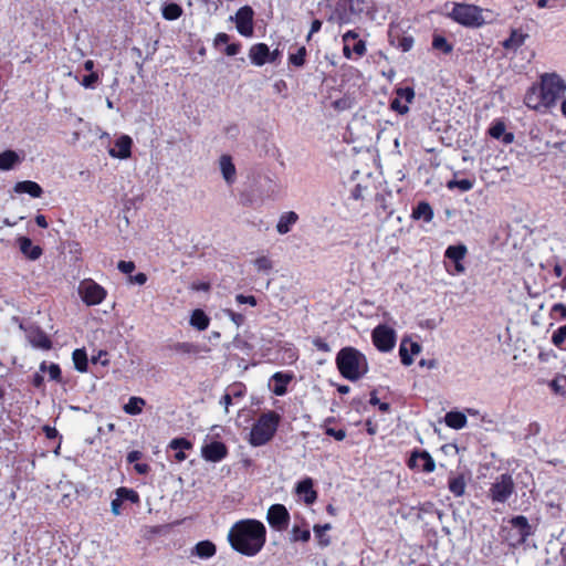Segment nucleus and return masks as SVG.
<instances>
[{
	"mask_svg": "<svg viewBox=\"0 0 566 566\" xmlns=\"http://www.w3.org/2000/svg\"><path fill=\"white\" fill-rule=\"evenodd\" d=\"M266 527L255 518H244L235 522L228 532V542L237 553L253 557L266 543Z\"/></svg>",
	"mask_w": 566,
	"mask_h": 566,
	"instance_id": "obj_1",
	"label": "nucleus"
},
{
	"mask_svg": "<svg viewBox=\"0 0 566 566\" xmlns=\"http://www.w3.org/2000/svg\"><path fill=\"white\" fill-rule=\"evenodd\" d=\"M566 83L556 73L541 75L538 85H533L525 94L524 103L528 108L539 111L554 106L565 94Z\"/></svg>",
	"mask_w": 566,
	"mask_h": 566,
	"instance_id": "obj_2",
	"label": "nucleus"
},
{
	"mask_svg": "<svg viewBox=\"0 0 566 566\" xmlns=\"http://www.w3.org/2000/svg\"><path fill=\"white\" fill-rule=\"evenodd\" d=\"M280 421L281 416L273 410L261 413L251 428L249 443L252 447L266 444L276 433Z\"/></svg>",
	"mask_w": 566,
	"mask_h": 566,
	"instance_id": "obj_3",
	"label": "nucleus"
},
{
	"mask_svg": "<svg viewBox=\"0 0 566 566\" xmlns=\"http://www.w3.org/2000/svg\"><path fill=\"white\" fill-rule=\"evenodd\" d=\"M483 10L474 4L454 3L451 18L465 27H481L484 24Z\"/></svg>",
	"mask_w": 566,
	"mask_h": 566,
	"instance_id": "obj_4",
	"label": "nucleus"
},
{
	"mask_svg": "<svg viewBox=\"0 0 566 566\" xmlns=\"http://www.w3.org/2000/svg\"><path fill=\"white\" fill-rule=\"evenodd\" d=\"M515 484L510 474L499 475L489 489V497L493 503H505L514 493Z\"/></svg>",
	"mask_w": 566,
	"mask_h": 566,
	"instance_id": "obj_5",
	"label": "nucleus"
},
{
	"mask_svg": "<svg viewBox=\"0 0 566 566\" xmlns=\"http://www.w3.org/2000/svg\"><path fill=\"white\" fill-rule=\"evenodd\" d=\"M78 294L87 306H95L103 303L107 291L92 279H85L80 283Z\"/></svg>",
	"mask_w": 566,
	"mask_h": 566,
	"instance_id": "obj_6",
	"label": "nucleus"
},
{
	"mask_svg": "<svg viewBox=\"0 0 566 566\" xmlns=\"http://www.w3.org/2000/svg\"><path fill=\"white\" fill-rule=\"evenodd\" d=\"M291 515L283 504H273L266 513L269 525L277 532H284L290 525Z\"/></svg>",
	"mask_w": 566,
	"mask_h": 566,
	"instance_id": "obj_7",
	"label": "nucleus"
},
{
	"mask_svg": "<svg viewBox=\"0 0 566 566\" xmlns=\"http://www.w3.org/2000/svg\"><path fill=\"white\" fill-rule=\"evenodd\" d=\"M373 343L380 352H390L396 345V332L387 325H378L373 331Z\"/></svg>",
	"mask_w": 566,
	"mask_h": 566,
	"instance_id": "obj_8",
	"label": "nucleus"
},
{
	"mask_svg": "<svg viewBox=\"0 0 566 566\" xmlns=\"http://www.w3.org/2000/svg\"><path fill=\"white\" fill-rule=\"evenodd\" d=\"M254 11L250 6L238 9L233 18L238 32L245 38H251L254 32Z\"/></svg>",
	"mask_w": 566,
	"mask_h": 566,
	"instance_id": "obj_9",
	"label": "nucleus"
},
{
	"mask_svg": "<svg viewBox=\"0 0 566 566\" xmlns=\"http://www.w3.org/2000/svg\"><path fill=\"white\" fill-rule=\"evenodd\" d=\"M20 327L24 331L28 342L34 348L42 350H50L52 348V340L50 336L39 325H20Z\"/></svg>",
	"mask_w": 566,
	"mask_h": 566,
	"instance_id": "obj_10",
	"label": "nucleus"
},
{
	"mask_svg": "<svg viewBox=\"0 0 566 566\" xmlns=\"http://www.w3.org/2000/svg\"><path fill=\"white\" fill-rule=\"evenodd\" d=\"M512 526L511 531H514V535L511 538L510 545L516 546L523 544L526 538L531 535V526L525 516H515L510 521Z\"/></svg>",
	"mask_w": 566,
	"mask_h": 566,
	"instance_id": "obj_11",
	"label": "nucleus"
},
{
	"mask_svg": "<svg viewBox=\"0 0 566 566\" xmlns=\"http://www.w3.org/2000/svg\"><path fill=\"white\" fill-rule=\"evenodd\" d=\"M339 373L348 380L354 381V347L340 349L336 357Z\"/></svg>",
	"mask_w": 566,
	"mask_h": 566,
	"instance_id": "obj_12",
	"label": "nucleus"
},
{
	"mask_svg": "<svg viewBox=\"0 0 566 566\" xmlns=\"http://www.w3.org/2000/svg\"><path fill=\"white\" fill-rule=\"evenodd\" d=\"M293 379L294 374L292 371H276L270 378V389L275 396H284Z\"/></svg>",
	"mask_w": 566,
	"mask_h": 566,
	"instance_id": "obj_13",
	"label": "nucleus"
},
{
	"mask_svg": "<svg viewBox=\"0 0 566 566\" xmlns=\"http://www.w3.org/2000/svg\"><path fill=\"white\" fill-rule=\"evenodd\" d=\"M201 454L207 461L220 462L228 455V448L221 441H212L202 447Z\"/></svg>",
	"mask_w": 566,
	"mask_h": 566,
	"instance_id": "obj_14",
	"label": "nucleus"
},
{
	"mask_svg": "<svg viewBox=\"0 0 566 566\" xmlns=\"http://www.w3.org/2000/svg\"><path fill=\"white\" fill-rule=\"evenodd\" d=\"M411 469H417L426 473L434 471L436 463L427 451L413 452L408 462Z\"/></svg>",
	"mask_w": 566,
	"mask_h": 566,
	"instance_id": "obj_15",
	"label": "nucleus"
},
{
	"mask_svg": "<svg viewBox=\"0 0 566 566\" xmlns=\"http://www.w3.org/2000/svg\"><path fill=\"white\" fill-rule=\"evenodd\" d=\"M396 97L391 101V108L399 114L409 111L408 104L412 102L415 92L411 87H400L396 91Z\"/></svg>",
	"mask_w": 566,
	"mask_h": 566,
	"instance_id": "obj_16",
	"label": "nucleus"
},
{
	"mask_svg": "<svg viewBox=\"0 0 566 566\" xmlns=\"http://www.w3.org/2000/svg\"><path fill=\"white\" fill-rule=\"evenodd\" d=\"M133 139L128 135H122L115 140L108 154L113 158L127 159L132 156Z\"/></svg>",
	"mask_w": 566,
	"mask_h": 566,
	"instance_id": "obj_17",
	"label": "nucleus"
},
{
	"mask_svg": "<svg viewBox=\"0 0 566 566\" xmlns=\"http://www.w3.org/2000/svg\"><path fill=\"white\" fill-rule=\"evenodd\" d=\"M468 249L464 244L449 245L444 252V256L454 262L455 273L462 274L465 271L462 260L465 258Z\"/></svg>",
	"mask_w": 566,
	"mask_h": 566,
	"instance_id": "obj_18",
	"label": "nucleus"
},
{
	"mask_svg": "<svg viewBox=\"0 0 566 566\" xmlns=\"http://www.w3.org/2000/svg\"><path fill=\"white\" fill-rule=\"evenodd\" d=\"M17 242L21 253L31 261L40 259L43 254V249L40 245L33 244L32 240L28 237H19Z\"/></svg>",
	"mask_w": 566,
	"mask_h": 566,
	"instance_id": "obj_19",
	"label": "nucleus"
},
{
	"mask_svg": "<svg viewBox=\"0 0 566 566\" xmlns=\"http://www.w3.org/2000/svg\"><path fill=\"white\" fill-rule=\"evenodd\" d=\"M271 51L265 43H255L249 50V57L251 63L256 66H262L269 62Z\"/></svg>",
	"mask_w": 566,
	"mask_h": 566,
	"instance_id": "obj_20",
	"label": "nucleus"
},
{
	"mask_svg": "<svg viewBox=\"0 0 566 566\" xmlns=\"http://www.w3.org/2000/svg\"><path fill=\"white\" fill-rule=\"evenodd\" d=\"M421 352V345L416 342H409L402 339L399 347V355L401 363L406 366H410L413 361L412 355H418Z\"/></svg>",
	"mask_w": 566,
	"mask_h": 566,
	"instance_id": "obj_21",
	"label": "nucleus"
},
{
	"mask_svg": "<svg viewBox=\"0 0 566 566\" xmlns=\"http://www.w3.org/2000/svg\"><path fill=\"white\" fill-rule=\"evenodd\" d=\"M296 493L298 495H303L306 504H313L317 499V493L313 488V481L311 478H306L297 483Z\"/></svg>",
	"mask_w": 566,
	"mask_h": 566,
	"instance_id": "obj_22",
	"label": "nucleus"
},
{
	"mask_svg": "<svg viewBox=\"0 0 566 566\" xmlns=\"http://www.w3.org/2000/svg\"><path fill=\"white\" fill-rule=\"evenodd\" d=\"M17 193H28L32 198H40L43 195L42 187L32 180L18 181L13 188Z\"/></svg>",
	"mask_w": 566,
	"mask_h": 566,
	"instance_id": "obj_23",
	"label": "nucleus"
},
{
	"mask_svg": "<svg viewBox=\"0 0 566 566\" xmlns=\"http://www.w3.org/2000/svg\"><path fill=\"white\" fill-rule=\"evenodd\" d=\"M217 554V546L209 539L198 542L192 548V555L201 558L209 559Z\"/></svg>",
	"mask_w": 566,
	"mask_h": 566,
	"instance_id": "obj_24",
	"label": "nucleus"
},
{
	"mask_svg": "<svg viewBox=\"0 0 566 566\" xmlns=\"http://www.w3.org/2000/svg\"><path fill=\"white\" fill-rule=\"evenodd\" d=\"M505 124L504 122L502 120H495L490 129H489V134L491 137L495 138V139H501L503 140L504 144H511L513 140H514V135L512 133H505Z\"/></svg>",
	"mask_w": 566,
	"mask_h": 566,
	"instance_id": "obj_25",
	"label": "nucleus"
},
{
	"mask_svg": "<svg viewBox=\"0 0 566 566\" xmlns=\"http://www.w3.org/2000/svg\"><path fill=\"white\" fill-rule=\"evenodd\" d=\"M220 169H221V172H222V176L224 178V180L228 182V184H232L235 179V166L234 164L232 163V158L230 155H222L220 157Z\"/></svg>",
	"mask_w": 566,
	"mask_h": 566,
	"instance_id": "obj_26",
	"label": "nucleus"
},
{
	"mask_svg": "<svg viewBox=\"0 0 566 566\" xmlns=\"http://www.w3.org/2000/svg\"><path fill=\"white\" fill-rule=\"evenodd\" d=\"M298 220L297 213L294 211L284 212L276 224V230L280 234H286L291 231V228L296 223Z\"/></svg>",
	"mask_w": 566,
	"mask_h": 566,
	"instance_id": "obj_27",
	"label": "nucleus"
},
{
	"mask_svg": "<svg viewBox=\"0 0 566 566\" xmlns=\"http://www.w3.org/2000/svg\"><path fill=\"white\" fill-rule=\"evenodd\" d=\"M448 488L454 496H462L465 492V481L461 474H450Z\"/></svg>",
	"mask_w": 566,
	"mask_h": 566,
	"instance_id": "obj_28",
	"label": "nucleus"
},
{
	"mask_svg": "<svg viewBox=\"0 0 566 566\" xmlns=\"http://www.w3.org/2000/svg\"><path fill=\"white\" fill-rule=\"evenodd\" d=\"M20 163V157L14 150H4L0 153V170H10Z\"/></svg>",
	"mask_w": 566,
	"mask_h": 566,
	"instance_id": "obj_29",
	"label": "nucleus"
},
{
	"mask_svg": "<svg viewBox=\"0 0 566 566\" xmlns=\"http://www.w3.org/2000/svg\"><path fill=\"white\" fill-rule=\"evenodd\" d=\"M74 367L80 373H86L88 369V359L85 348H76L72 354Z\"/></svg>",
	"mask_w": 566,
	"mask_h": 566,
	"instance_id": "obj_30",
	"label": "nucleus"
},
{
	"mask_svg": "<svg viewBox=\"0 0 566 566\" xmlns=\"http://www.w3.org/2000/svg\"><path fill=\"white\" fill-rule=\"evenodd\" d=\"M209 323L210 318L202 310L197 308L192 312L190 324L198 331H206L209 327Z\"/></svg>",
	"mask_w": 566,
	"mask_h": 566,
	"instance_id": "obj_31",
	"label": "nucleus"
},
{
	"mask_svg": "<svg viewBox=\"0 0 566 566\" xmlns=\"http://www.w3.org/2000/svg\"><path fill=\"white\" fill-rule=\"evenodd\" d=\"M446 424L452 429H462L467 424V417L462 412L450 411L444 417Z\"/></svg>",
	"mask_w": 566,
	"mask_h": 566,
	"instance_id": "obj_32",
	"label": "nucleus"
},
{
	"mask_svg": "<svg viewBox=\"0 0 566 566\" xmlns=\"http://www.w3.org/2000/svg\"><path fill=\"white\" fill-rule=\"evenodd\" d=\"M526 36L518 30H512L510 38L503 42V46L507 50H516L524 44Z\"/></svg>",
	"mask_w": 566,
	"mask_h": 566,
	"instance_id": "obj_33",
	"label": "nucleus"
},
{
	"mask_svg": "<svg viewBox=\"0 0 566 566\" xmlns=\"http://www.w3.org/2000/svg\"><path fill=\"white\" fill-rule=\"evenodd\" d=\"M146 405L145 399L140 397H130L128 402L124 406V411L127 415L136 416L142 413L144 406Z\"/></svg>",
	"mask_w": 566,
	"mask_h": 566,
	"instance_id": "obj_34",
	"label": "nucleus"
},
{
	"mask_svg": "<svg viewBox=\"0 0 566 566\" xmlns=\"http://www.w3.org/2000/svg\"><path fill=\"white\" fill-rule=\"evenodd\" d=\"M182 8L175 2L166 3L161 9L163 17L168 21H174L182 15Z\"/></svg>",
	"mask_w": 566,
	"mask_h": 566,
	"instance_id": "obj_35",
	"label": "nucleus"
},
{
	"mask_svg": "<svg viewBox=\"0 0 566 566\" xmlns=\"http://www.w3.org/2000/svg\"><path fill=\"white\" fill-rule=\"evenodd\" d=\"M415 219H422L426 222H430L433 218V211L429 203L420 202L412 211Z\"/></svg>",
	"mask_w": 566,
	"mask_h": 566,
	"instance_id": "obj_36",
	"label": "nucleus"
},
{
	"mask_svg": "<svg viewBox=\"0 0 566 566\" xmlns=\"http://www.w3.org/2000/svg\"><path fill=\"white\" fill-rule=\"evenodd\" d=\"M171 349L176 353L187 354V355H197L200 353L199 345L191 342H178L171 346Z\"/></svg>",
	"mask_w": 566,
	"mask_h": 566,
	"instance_id": "obj_37",
	"label": "nucleus"
},
{
	"mask_svg": "<svg viewBox=\"0 0 566 566\" xmlns=\"http://www.w3.org/2000/svg\"><path fill=\"white\" fill-rule=\"evenodd\" d=\"M375 13V6L373 0H356V15L365 14L368 19L373 20Z\"/></svg>",
	"mask_w": 566,
	"mask_h": 566,
	"instance_id": "obj_38",
	"label": "nucleus"
},
{
	"mask_svg": "<svg viewBox=\"0 0 566 566\" xmlns=\"http://www.w3.org/2000/svg\"><path fill=\"white\" fill-rule=\"evenodd\" d=\"M291 537L293 542H307L311 538V532L307 525L300 526L293 525L291 531Z\"/></svg>",
	"mask_w": 566,
	"mask_h": 566,
	"instance_id": "obj_39",
	"label": "nucleus"
},
{
	"mask_svg": "<svg viewBox=\"0 0 566 566\" xmlns=\"http://www.w3.org/2000/svg\"><path fill=\"white\" fill-rule=\"evenodd\" d=\"M307 51L304 45L300 46L295 53L289 54V63L296 67H302L306 62Z\"/></svg>",
	"mask_w": 566,
	"mask_h": 566,
	"instance_id": "obj_40",
	"label": "nucleus"
},
{
	"mask_svg": "<svg viewBox=\"0 0 566 566\" xmlns=\"http://www.w3.org/2000/svg\"><path fill=\"white\" fill-rule=\"evenodd\" d=\"M116 497H118L122 502L129 501L132 503L139 502V494L133 490L125 486H120L116 490Z\"/></svg>",
	"mask_w": 566,
	"mask_h": 566,
	"instance_id": "obj_41",
	"label": "nucleus"
},
{
	"mask_svg": "<svg viewBox=\"0 0 566 566\" xmlns=\"http://www.w3.org/2000/svg\"><path fill=\"white\" fill-rule=\"evenodd\" d=\"M432 48L448 54L452 51V45L442 35L436 34L432 40Z\"/></svg>",
	"mask_w": 566,
	"mask_h": 566,
	"instance_id": "obj_42",
	"label": "nucleus"
},
{
	"mask_svg": "<svg viewBox=\"0 0 566 566\" xmlns=\"http://www.w3.org/2000/svg\"><path fill=\"white\" fill-rule=\"evenodd\" d=\"M552 389L564 397H566V375H559L551 382Z\"/></svg>",
	"mask_w": 566,
	"mask_h": 566,
	"instance_id": "obj_43",
	"label": "nucleus"
},
{
	"mask_svg": "<svg viewBox=\"0 0 566 566\" xmlns=\"http://www.w3.org/2000/svg\"><path fill=\"white\" fill-rule=\"evenodd\" d=\"M566 342V325L558 327L552 335V343L558 347L563 348Z\"/></svg>",
	"mask_w": 566,
	"mask_h": 566,
	"instance_id": "obj_44",
	"label": "nucleus"
},
{
	"mask_svg": "<svg viewBox=\"0 0 566 566\" xmlns=\"http://www.w3.org/2000/svg\"><path fill=\"white\" fill-rule=\"evenodd\" d=\"M227 391L233 399H240L245 396L247 388L242 382H234L228 387Z\"/></svg>",
	"mask_w": 566,
	"mask_h": 566,
	"instance_id": "obj_45",
	"label": "nucleus"
},
{
	"mask_svg": "<svg viewBox=\"0 0 566 566\" xmlns=\"http://www.w3.org/2000/svg\"><path fill=\"white\" fill-rule=\"evenodd\" d=\"M449 189L458 188L461 191H469L473 188V181L470 179L451 180L448 182Z\"/></svg>",
	"mask_w": 566,
	"mask_h": 566,
	"instance_id": "obj_46",
	"label": "nucleus"
},
{
	"mask_svg": "<svg viewBox=\"0 0 566 566\" xmlns=\"http://www.w3.org/2000/svg\"><path fill=\"white\" fill-rule=\"evenodd\" d=\"M169 448L172 450H189L192 448V443L186 438H175L170 441Z\"/></svg>",
	"mask_w": 566,
	"mask_h": 566,
	"instance_id": "obj_47",
	"label": "nucleus"
},
{
	"mask_svg": "<svg viewBox=\"0 0 566 566\" xmlns=\"http://www.w3.org/2000/svg\"><path fill=\"white\" fill-rule=\"evenodd\" d=\"M367 360L364 355L356 350V379L367 373Z\"/></svg>",
	"mask_w": 566,
	"mask_h": 566,
	"instance_id": "obj_48",
	"label": "nucleus"
},
{
	"mask_svg": "<svg viewBox=\"0 0 566 566\" xmlns=\"http://www.w3.org/2000/svg\"><path fill=\"white\" fill-rule=\"evenodd\" d=\"M343 40H344V48H343L344 55L347 59H350L352 57V49H350V45H349V41L354 40V30H348L344 34Z\"/></svg>",
	"mask_w": 566,
	"mask_h": 566,
	"instance_id": "obj_49",
	"label": "nucleus"
},
{
	"mask_svg": "<svg viewBox=\"0 0 566 566\" xmlns=\"http://www.w3.org/2000/svg\"><path fill=\"white\" fill-rule=\"evenodd\" d=\"M353 105V98L350 96H344L343 98L333 102L335 109L344 111L350 108Z\"/></svg>",
	"mask_w": 566,
	"mask_h": 566,
	"instance_id": "obj_50",
	"label": "nucleus"
},
{
	"mask_svg": "<svg viewBox=\"0 0 566 566\" xmlns=\"http://www.w3.org/2000/svg\"><path fill=\"white\" fill-rule=\"evenodd\" d=\"M255 266L259 271H269L272 269V262L266 256H260L254 261Z\"/></svg>",
	"mask_w": 566,
	"mask_h": 566,
	"instance_id": "obj_51",
	"label": "nucleus"
},
{
	"mask_svg": "<svg viewBox=\"0 0 566 566\" xmlns=\"http://www.w3.org/2000/svg\"><path fill=\"white\" fill-rule=\"evenodd\" d=\"M117 269L124 274H132L136 269V265L133 261H119L117 263Z\"/></svg>",
	"mask_w": 566,
	"mask_h": 566,
	"instance_id": "obj_52",
	"label": "nucleus"
},
{
	"mask_svg": "<svg viewBox=\"0 0 566 566\" xmlns=\"http://www.w3.org/2000/svg\"><path fill=\"white\" fill-rule=\"evenodd\" d=\"M226 314L239 327L244 323V315L232 310H226Z\"/></svg>",
	"mask_w": 566,
	"mask_h": 566,
	"instance_id": "obj_53",
	"label": "nucleus"
},
{
	"mask_svg": "<svg viewBox=\"0 0 566 566\" xmlns=\"http://www.w3.org/2000/svg\"><path fill=\"white\" fill-rule=\"evenodd\" d=\"M48 370H49V376L52 380L61 381L62 373H61V368L57 364H51L49 366Z\"/></svg>",
	"mask_w": 566,
	"mask_h": 566,
	"instance_id": "obj_54",
	"label": "nucleus"
},
{
	"mask_svg": "<svg viewBox=\"0 0 566 566\" xmlns=\"http://www.w3.org/2000/svg\"><path fill=\"white\" fill-rule=\"evenodd\" d=\"M235 301L239 303V304H249L251 306H255L258 304L256 302V298L255 296L253 295H243V294H238L235 296Z\"/></svg>",
	"mask_w": 566,
	"mask_h": 566,
	"instance_id": "obj_55",
	"label": "nucleus"
},
{
	"mask_svg": "<svg viewBox=\"0 0 566 566\" xmlns=\"http://www.w3.org/2000/svg\"><path fill=\"white\" fill-rule=\"evenodd\" d=\"M98 81V75L95 72L85 75L82 80V85L85 87H93L94 84Z\"/></svg>",
	"mask_w": 566,
	"mask_h": 566,
	"instance_id": "obj_56",
	"label": "nucleus"
},
{
	"mask_svg": "<svg viewBox=\"0 0 566 566\" xmlns=\"http://www.w3.org/2000/svg\"><path fill=\"white\" fill-rule=\"evenodd\" d=\"M128 281L133 284L144 285L147 282V275L143 272H139L135 275H129Z\"/></svg>",
	"mask_w": 566,
	"mask_h": 566,
	"instance_id": "obj_57",
	"label": "nucleus"
},
{
	"mask_svg": "<svg viewBox=\"0 0 566 566\" xmlns=\"http://www.w3.org/2000/svg\"><path fill=\"white\" fill-rule=\"evenodd\" d=\"M326 434L335 438L337 441H342L345 438V431L343 429L327 428Z\"/></svg>",
	"mask_w": 566,
	"mask_h": 566,
	"instance_id": "obj_58",
	"label": "nucleus"
},
{
	"mask_svg": "<svg viewBox=\"0 0 566 566\" xmlns=\"http://www.w3.org/2000/svg\"><path fill=\"white\" fill-rule=\"evenodd\" d=\"M241 50V43L237 42V43H231V44H228L226 50H224V53L228 55V56H233V55H237Z\"/></svg>",
	"mask_w": 566,
	"mask_h": 566,
	"instance_id": "obj_59",
	"label": "nucleus"
},
{
	"mask_svg": "<svg viewBox=\"0 0 566 566\" xmlns=\"http://www.w3.org/2000/svg\"><path fill=\"white\" fill-rule=\"evenodd\" d=\"M122 504L123 502L118 497L112 500L111 511L115 516H118L122 513Z\"/></svg>",
	"mask_w": 566,
	"mask_h": 566,
	"instance_id": "obj_60",
	"label": "nucleus"
},
{
	"mask_svg": "<svg viewBox=\"0 0 566 566\" xmlns=\"http://www.w3.org/2000/svg\"><path fill=\"white\" fill-rule=\"evenodd\" d=\"M42 430H43V432H44L45 437H46L48 439H50V440L55 439V438H57V437H59V431H57V430H56V428H54V427H51V426H48V424H46V426H44V427L42 428Z\"/></svg>",
	"mask_w": 566,
	"mask_h": 566,
	"instance_id": "obj_61",
	"label": "nucleus"
},
{
	"mask_svg": "<svg viewBox=\"0 0 566 566\" xmlns=\"http://www.w3.org/2000/svg\"><path fill=\"white\" fill-rule=\"evenodd\" d=\"M313 344L321 352H328L329 350L328 344L323 338H321V337H316L313 340Z\"/></svg>",
	"mask_w": 566,
	"mask_h": 566,
	"instance_id": "obj_62",
	"label": "nucleus"
},
{
	"mask_svg": "<svg viewBox=\"0 0 566 566\" xmlns=\"http://www.w3.org/2000/svg\"><path fill=\"white\" fill-rule=\"evenodd\" d=\"M413 45V39L410 36H405L400 40L399 46L403 52L409 51Z\"/></svg>",
	"mask_w": 566,
	"mask_h": 566,
	"instance_id": "obj_63",
	"label": "nucleus"
},
{
	"mask_svg": "<svg viewBox=\"0 0 566 566\" xmlns=\"http://www.w3.org/2000/svg\"><path fill=\"white\" fill-rule=\"evenodd\" d=\"M552 312L559 314L562 318H566V305L563 303L554 304Z\"/></svg>",
	"mask_w": 566,
	"mask_h": 566,
	"instance_id": "obj_64",
	"label": "nucleus"
}]
</instances>
